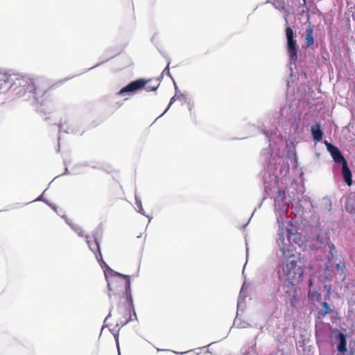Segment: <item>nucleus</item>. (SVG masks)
<instances>
[{
    "mask_svg": "<svg viewBox=\"0 0 355 355\" xmlns=\"http://www.w3.org/2000/svg\"><path fill=\"white\" fill-rule=\"evenodd\" d=\"M346 354V355H355V349L354 348H351ZM343 355H345V354H343Z\"/></svg>",
    "mask_w": 355,
    "mask_h": 355,
    "instance_id": "obj_18",
    "label": "nucleus"
},
{
    "mask_svg": "<svg viewBox=\"0 0 355 355\" xmlns=\"http://www.w3.org/2000/svg\"><path fill=\"white\" fill-rule=\"evenodd\" d=\"M305 43L307 47L314 44V37L313 36V27L311 25L308 26L306 29Z\"/></svg>",
    "mask_w": 355,
    "mask_h": 355,
    "instance_id": "obj_15",
    "label": "nucleus"
},
{
    "mask_svg": "<svg viewBox=\"0 0 355 355\" xmlns=\"http://www.w3.org/2000/svg\"><path fill=\"white\" fill-rule=\"evenodd\" d=\"M148 81L144 78H139L134 81H132L120 91L118 92L117 95H123L125 93H134L139 91L146 86Z\"/></svg>",
    "mask_w": 355,
    "mask_h": 355,
    "instance_id": "obj_8",
    "label": "nucleus"
},
{
    "mask_svg": "<svg viewBox=\"0 0 355 355\" xmlns=\"http://www.w3.org/2000/svg\"><path fill=\"white\" fill-rule=\"evenodd\" d=\"M147 84H146V86L144 87L143 89H146L148 92L155 91L157 89V87L159 86V84L157 83H155V84L152 85L149 83V80H147Z\"/></svg>",
    "mask_w": 355,
    "mask_h": 355,
    "instance_id": "obj_17",
    "label": "nucleus"
},
{
    "mask_svg": "<svg viewBox=\"0 0 355 355\" xmlns=\"http://www.w3.org/2000/svg\"><path fill=\"white\" fill-rule=\"evenodd\" d=\"M175 101V96H173V97L171 99V102H169V105H168V106H171V104H173Z\"/></svg>",
    "mask_w": 355,
    "mask_h": 355,
    "instance_id": "obj_19",
    "label": "nucleus"
},
{
    "mask_svg": "<svg viewBox=\"0 0 355 355\" xmlns=\"http://www.w3.org/2000/svg\"><path fill=\"white\" fill-rule=\"evenodd\" d=\"M338 355H339V354H338Z\"/></svg>",
    "mask_w": 355,
    "mask_h": 355,
    "instance_id": "obj_23",
    "label": "nucleus"
},
{
    "mask_svg": "<svg viewBox=\"0 0 355 355\" xmlns=\"http://www.w3.org/2000/svg\"><path fill=\"white\" fill-rule=\"evenodd\" d=\"M286 298V303L290 306L291 308L294 309L297 306V291L294 288H291V290L286 291L284 295Z\"/></svg>",
    "mask_w": 355,
    "mask_h": 355,
    "instance_id": "obj_10",
    "label": "nucleus"
},
{
    "mask_svg": "<svg viewBox=\"0 0 355 355\" xmlns=\"http://www.w3.org/2000/svg\"><path fill=\"white\" fill-rule=\"evenodd\" d=\"M339 343L338 345V352L345 354L347 352V340L345 335L342 333L338 334Z\"/></svg>",
    "mask_w": 355,
    "mask_h": 355,
    "instance_id": "obj_14",
    "label": "nucleus"
},
{
    "mask_svg": "<svg viewBox=\"0 0 355 355\" xmlns=\"http://www.w3.org/2000/svg\"><path fill=\"white\" fill-rule=\"evenodd\" d=\"M342 171L344 181H345L347 185L351 186L352 184V175L348 168L347 164L342 165Z\"/></svg>",
    "mask_w": 355,
    "mask_h": 355,
    "instance_id": "obj_13",
    "label": "nucleus"
},
{
    "mask_svg": "<svg viewBox=\"0 0 355 355\" xmlns=\"http://www.w3.org/2000/svg\"><path fill=\"white\" fill-rule=\"evenodd\" d=\"M116 305L112 306L107 319L113 316L116 320V327H124L132 320V311H134V305L131 295L116 298Z\"/></svg>",
    "mask_w": 355,
    "mask_h": 355,
    "instance_id": "obj_3",
    "label": "nucleus"
},
{
    "mask_svg": "<svg viewBox=\"0 0 355 355\" xmlns=\"http://www.w3.org/2000/svg\"><path fill=\"white\" fill-rule=\"evenodd\" d=\"M105 276L110 297L114 296L119 299V297L131 295L130 275H121L110 268Z\"/></svg>",
    "mask_w": 355,
    "mask_h": 355,
    "instance_id": "obj_2",
    "label": "nucleus"
},
{
    "mask_svg": "<svg viewBox=\"0 0 355 355\" xmlns=\"http://www.w3.org/2000/svg\"><path fill=\"white\" fill-rule=\"evenodd\" d=\"M2 80L4 81V82H6V78H3Z\"/></svg>",
    "mask_w": 355,
    "mask_h": 355,
    "instance_id": "obj_21",
    "label": "nucleus"
},
{
    "mask_svg": "<svg viewBox=\"0 0 355 355\" xmlns=\"http://www.w3.org/2000/svg\"><path fill=\"white\" fill-rule=\"evenodd\" d=\"M284 232L287 233V237L290 236L292 232L288 228L279 230L278 232V238L277 239V243L279 246L280 251L282 252V256H288L293 254V250H291V241L289 239H285Z\"/></svg>",
    "mask_w": 355,
    "mask_h": 355,
    "instance_id": "obj_6",
    "label": "nucleus"
},
{
    "mask_svg": "<svg viewBox=\"0 0 355 355\" xmlns=\"http://www.w3.org/2000/svg\"><path fill=\"white\" fill-rule=\"evenodd\" d=\"M336 274L345 277V273L346 272V263L344 262H340L339 263L336 264L335 266Z\"/></svg>",
    "mask_w": 355,
    "mask_h": 355,
    "instance_id": "obj_16",
    "label": "nucleus"
},
{
    "mask_svg": "<svg viewBox=\"0 0 355 355\" xmlns=\"http://www.w3.org/2000/svg\"><path fill=\"white\" fill-rule=\"evenodd\" d=\"M325 297L329 298V295H326Z\"/></svg>",
    "mask_w": 355,
    "mask_h": 355,
    "instance_id": "obj_22",
    "label": "nucleus"
},
{
    "mask_svg": "<svg viewBox=\"0 0 355 355\" xmlns=\"http://www.w3.org/2000/svg\"><path fill=\"white\" fill-rule=\"evenodd\" d=\"M311 132L312 137L315 142H320L322 137V132L320 129V125L319 123H316L314 125H312L311 128Z\"/></svg>",
    "mask_w": 355,
    "mask_h": 355,
    "instance_id": "obj_12",
    "label": "nucleus"
},
{
    "mask_svg": "<svg viewBox=\"0 0 355 355\" xmlns=\"http://www.w3.org/2000/svg\"><path fill=\"white\" fill-rule=\"evenodd\" d=\"M324 145L336 163L342 165L347 164L346 159L337 147L327 141H324Z\"/></svg>",
    "mask_w": 355,
    "mask_h": 355,
    "instance_id": "obj_9",
    "label": "nucleus"
},
{
    "mask_svg": "<svg viewBox=\"0 0 355 355\" xmlns=\"http://www.w3.org/2000/svg\"><path fill=\"white\" fill-rule=\"evenodd\" d=\"M16 95L24 96L26 94H32L35 100L43 103L47 100L46 95L52 89L53 86H47L41 78H33L27 76H21L15 79L13 83Z\"/></svg>",
    "mask_w": 355,
    "mask_h": 355,
    "instance_id": "obj_1",
    "label": "nucleus"
},
{
    "mask_svg": "<svg viewBox=\"0 0 355 355\" xmlns=\"http://www.w3.org/2000/svg\"><path fill=\"white\" fill-rule=\"evenodd\" d=\"M346 209H347V211L349 213H352V211H353V209H353V208H352V209H348V205H346Z\"/></svg>",
    "mask_w": 355,
    "mask_h": 355,
    "instance_id": "obj_20",
    "label": "nucleus"
},
{
    "mask_svg": "<svg viewBox=\"0 0 355 355\" xmlns=\"http://www.w3.org/2000/svg\"><path fill=\"white\" fill-rule=\"evenodd\" d=\"M312 279H309V291H308V299L311 302L315 305L316 303H320L322 308L318 309V315L319 318H324L330 313V306L327 302H322L321 293L312 288Z\"/></svg>",
    "mask_w": 355,
    "mask_h": 355,
    "instance_id": "obj_5",
    "label": "nucleus"
},
{
    "mask_svg": "<svg viewBox=\"0 0 355 355\" xmlns=\"http://www.w3.org/2000/svg\"><path fill=\"white\" fill-rule=\"evenodd\" d=\"M87 243L89 245V248L94 252V254H96V259L98 261H103V257L100 252L99 243L96 239L94 240H89L87 239Z\"/></svg>",
    "mask_w": 355,
    "mask_h": 355,
    "instance_id": "obj_11",
    "label": "nucleus"
},
{
    "mask_svg": "<svg viewBox=\"0 0 355 355\" xmlns=\"http://www.w3.org/2000/svg\"><path fill=\"white\" fill-rule=\"evenodd\" d=\"M286 35L287 39V52L290 59L295 62L297 60V43L293 39V31L291 27L286 28Z\"/></svg>",
    "mask_w": 355,
    "mask_h": 355,
    "instance_id": "obj_7",
    "label": "nucleus"
},
{
    "mask_svg": "<svg viewBox=\"0 0 355 355\" xmlns=\"http://www.w3.org/2000/svg\"><path fill=\"white\" fill-rule=\"evenodd\" d=\"M282 257L280 268H282L284 279L292 286L300 284L304 273V270L300 265V259L294 254L282 256Z\"/></svg>",
    "mask_w": 355,
    "mask_h": 355,
    "instance_id": "obj_4",
    "label": "nucleus"
}]
</instances>
